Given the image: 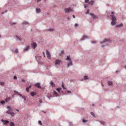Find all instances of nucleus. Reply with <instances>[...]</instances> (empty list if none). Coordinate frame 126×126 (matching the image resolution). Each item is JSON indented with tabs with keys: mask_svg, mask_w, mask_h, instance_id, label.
I'll list each match as a JSON object with an SVG mask.
<instances>
[{
	"mask_svg": "<svg viewBox=\"0 0 126 126\" xmlns=\"http://www.w3.org/2000/svg\"><path fill=\"white\" fill-rule=\"evenodd\" d=\"M66 60H68L69 61V62L67 64V66L68 67H69L73 65V64L72 63V61L71 60V59L69 56H67Z\"/></svg>",
	"mask_w": 126,
	"mask_h": 126,
	"instance_id": "3",
	"label": "nucleus"
},
{
	"mask_svg": "<svg viewBox=\"0 0 126 126\" xmlns=\"http://www.w3.org/2000/svg\"><path fill=\"white\" fill-rule=\"evenodd\" d=\"M92 43H96V42L95 41H94L92 42Z\"/></svg>",
	"mask_w": 126,
	"mask_h": 126,
	"instance_id": "48",
	"label": "nucleus"
},
{
	"mask_svg": "<svg viewBox=\"0 0 126 126\" xmlns=\"http://www.w3.org/2000/svg\"><path fill=\"white\" fill-rule=\"evenodd\" d=\"M114 13V12H112L111 13V14L110 15L112 18V21L111 22V24L112 25H114L116 23V18L114 16L113 14Z\"/></svg>",
	"mask_w": 126,
	"mask_h": 126,
	"instance_id": "1",
	"label": "nucleus"
},
{
	"mask_svg": "<svg viewBox=\"0 0 126 126\" xmlns=\"http://www.w3.org/2000/svg\"><path fill=\"white\" fill-rule=\"evenodd\" d=\"M35 59L37 61V57H36V56H35Z\"/></svg>",
	"mask_w": 126,
	"mask_h": 126,
	"instance_id": "61",
	"label": "nucleus"
},
{
	"mask_svg": "<svg viewBox=\"0 0 126 126\" xmlns=\"http://www.w3.org/2000/svg\"><path fill=\"white\" fill-rule=\"evenodd\" d=\"M7 108L9 110H10L11 109V107L9 106H7Z\"/></svg>",
	"mask_w": 126,
	"mask_h": 126,
	"instance_id": "39",
	"label": "nucleus"
},
{
	"mask_svg": "<svg viewBox=\"0 0 126 126\" xmlns=\"http://www.w3.org/2000/svg\"><path fill=\"white\" fill-rule=\"evenodd\" d=\"M62 63L61 60L58 59H56L54 62L56 66H59Z\"/></svg>",
	"mask_w": 126,
	"mask_h": 126,
	"instance_id": "4",
	"label": "nucleus"
},
{
	"mask_svg": "<svg viewBox=\"0 0 126 126\" xmlns=\"http://www.w3.org/2000/svg\"><path fill=\"white\" fill-rule=\"evenodd\" d=\"M30 94L32 96H33L35 95H36V93L35 92H32Z\"/></svg>",
	"mask_w": 126,
	"mask_h": 126,
	"instance_id": "20",
	"label": "nucleus"
},
{
	"mask_svg": "<svg viewBox=\"0 0 126 126\" xmlns=\"http://www.w3.org/2000/svg\"><path fill=\"white\" fill-rule=\"evenodd\" d=\"M42 111L43 112V113H46V112L45 111H43V110H42Z\"/></svg>",
	"mask_w": 126,
	"mask_h": 126,
	"instance_id": "55",
	"label": "nucleus"
},
{
	"mask_svg": "<svg viewBox=\"0 0 126 126\" xmlns=\"http://www.w3.org/2000/svg\"><path fill=\"white\" fill-rule=\"evenodd\" d=\"M64 53V51L63 50H62L61 51V54H63Z\"/></svg>",
	"mask_w": 126,
	"mask_h": 126,
	"instance_id": "47",
	"label": "nucleus"
},
{
	"mask_svg": "<svg viewBox=\"0 0 126 126\" xmlns=\"http://www.w3.org/2000/svg\"><path fill=\"white\" fill-rule=\"evenodd\" d=\"M47 96L49 99H50L52 97L51 94L49 93L47 95Z\"/></svg>",
	"mask_w": 126,
	"mask_h": 126,
	"instance_id": "12",
	"label": "nucleus"
},
{
	"mask_svg": "<svg viewBox=\"0 0 126 126\" xmlns=\"http://www.w3.org/2000/svg\"><path fill=\"white\" fill-rule=\"evenodd\" d=\"M15 52L16 53H17L18 52V50L17 49H15Z\"/></svg>",
	"mask_w": 126,
	"mask_h": 126,
	"instance_id": "40",
	"label": "nucleus"
},
{
	"mask_svg": "<svg viewBox=\"0 0 126 126\" xmlns=\"http://www.w3.org/2000/svg\"><path fill=\"white\" fill-rule=\"evenodd\" d=\"M89 13V9H88L87 11L85 12V14H87Z\"/></svg>",
	"mask_w": 126,
	"mask_h": 126,
	"instance_id": "37",
	"label": "nucleus"
},
{
	"mask_svg": "<svg viewBox=\"0 0 126 126\" xmlns=\"http://www.w3.org/2000/svg\"><path fill=\"white\" fill-rule=\"evenodd\" d=\"M26 96L24 95H23L22 96V98L24 99V101H26Z\"/></svg>",
	"mask_w": 126,
	"mask_h": 126,
	"instance_id": "24",
	"label": "nucleus"
},
{
	"mask_svg": "<svg viewBox=\"0 0 126 126\" xmlns=\"http://www.w3.org/2000/svg\"><path fill=\"white\" fill-rule=\"evenodd\" d=\"M91 114L93 117H95V114H94V113L93 112H91Z\"/></svg>",
	"mask_w": 126,
	"mask_h": 126,
	"instance_id": "31",
	"label": "nucleus"
},
{
	"mask_svg": "<svg viewBox=\"0 0 126 126\" xmlns=\"http://www.w3.org/2000/svg\"><path fill=\"white\" fill-rule=\"evenodd\" d=\"M101 85H102V86H103V85L102 83L101 84Z\"/></svg>",
	"mask_w": 126,
	"mask_h": 126,
	"instance_id": "64",
	"label": "nucleus"
},
{
	"mask_svg": "<svg viewBox=\"0 0 126 126\" xmlns=\"http://www.w3.org/2000/svg\"><path fill=\"white\" fill-rule=\"evenodd\" d=\"M64 11L65 13H67L70 12L72 11V9L70 8H65L64 9Z\"/></svg>",
	"mask_w": 126,
	"mask_h": 126,
	"instance_id": "6",
	"label": "nucleus"
},
{
	"mask_svg": "<svg viewBox=\"0 0 126 126\" xmlns=\"http://www.w3.org/2000/svg\"><path fill=\"white\" fill-rule=\"evenodd\" d=\"M41 10L40 8H36V12L37 13H39L41 11Z\"/></svg>",
	"mask_w": 126,
	"mask_h": 126,
	"instance_id": "14",
	"label": "nucleus"
},
{
	"mask_svg": "<svg viewBox=\"0 0 126 126\" xmlns=\"http://www.w3.org/2000/svg\"><path fill=\"white\" fill-rule=\"evenodd\" d=\"M18 95H19V96H20V97H21V96H22V94H20L18 93Z\"/></svg>",
	"mask_w": 126,
	"mask_h": 126,
	"instance_id": "49",
	"label": "nucleus"
},
{
	"mask_svg": "<svg viewBox=\"0 0 126 126\" xmlns=\"http://www.w3.org/2000/svg\"><path fill=\"white\" fill-rule=\"evenodd\" d=\"M0 84L1 85H4V83L2 82H0Z\"/></svg>",
	"mask_w": 126,
	"mask_h": 126,
	"instance_id": "42",
	"label": "nucleus"
},
{
	"mask_svg": "<svg viewBox=\"0 0 126 126\" xmlns=\"http://www.w3.org/2000/svg\"><path fill=\"white\" fill-rule=\"evenodd\" d=\"M43 54H44V57H45V53L44 52H43Z\"/></svg>",
	"mask_w": 126,
	"mask_h": 126,
	"instance_id": "60",
	"label": "nucleus"
},
{
	"mask_svg": "<svg viewBox=\"0 0 126 126\" xmlns=\"http://www.w3.org/2000/svg\"><path fill=\"white\" fill-rule=\"evenodd\" d=\"M92 105L93 106H94V105L93 103L92 104Z\"/></svg>",
	"mask_w": 126,
	"mask_h": 126,
	"instance_id": "63",
	"label": "nucleus"
},
{
	"mask_svg": "<svg viewBox=\"0 0 126 126\" xmlns=\"http://www.w3.org/2000/svg\"><path fill=\"white\" fill-rule=\"evenodd\" d=\"M38 123L40 125H42V123L41 121H39Z\"/></svg>",
	"mask_w": 126,
	"mask_h": 126,
	"instance_id": "43",
	"label": "nucleus"
},
{
	"mask_svg": "<svg viewBox=\"0 0 126 126\" xmlns=\"http://www.w3.org/2000/svg\"><path fill=\"white\" fill-rule=\"evenodd\" d=\"M62 87L64 89H66L64 87V85L63 84V82H62Z\"/></svg>",
	"mask_w": 126,
	"mask_h": 126,
	"instance_id": "28",
	"label": "nucleus"
},
{
	"mask_svg": "<svg viewBox=\"0 0 126 126\" xmlns=\"http://www.w3.org/2000/svg\"><path fill=\"white\" fill-rule=\"evenodd\" d=\"M39 102L40 103H42V101L41 100H39Z\"/></svg>",
	"mask_w": 126,
	"mask_h": 126,
	"instance_id": "51",
	"label": "nucleus"
},
{
	"mask_svg": "<svg viewBox=\"0 0 126 126\" xmlns=\"http://www.w3.org/2000/svg\"><path fill=\"white\" fill-rule=\"evenodd\" d=\"M11 24H12V25H13V24H16V23L15 22H14V23H11Z\"/></svg>",
	"mask_w": 126,
	"mask_h": 126,
	"instance_id": "53",
	"label": "nucleus"
},
{
	"mask_svg": "<svg viewBox=\"0 0 126 126\" xmlns=\"http://www.w3.org/2000/svg\"><path fill=\"white\" fill-rule=\"evenodd\" d=\"M17 77L16 76H14V78L15 79H17Z\"/></svg>",
	"mask_w": 126,
	"mask_h": 126,
	"instance_id": "45",
	"label": "nucleus"
},
{
	"mask_svg": "<svg viewBox=\"0 0 126 126\" xmlns=\"http://www.w3.org/2000/svg\"><path fill=\"white\" fill-rule=\"evenodd\" d=\"M37 44L36 43L34 42L31 44V46L33 49H35L37 47Z\"/></svg>",
	"mask_w": 126,
	"mask_h": 126,
	"instance_id": "7",
	"label": "nucleus"
},
{
	"mask_svg": "<svg viewBox=\"0 0 126 126\" xmlns=\"http://www.w3.org/2000/svg\"><path fill=\"white\" fill-rule=\"evenodd\" d=\"M31 85H30L29 87H27L29 89L30 88H31Z\"/></svg>",
	"mask_w": 126,
	"mask_h": 126,
	"instance_id": "52",
	"label": "nucleus"
},
{
	"mask_svg": "<svg viewBox=\"0 0 126 126\" xmlns=\"http://www.w3.org/2000/svg\"><path fill=\"white\" fill-rule=\"evenodd\" d=\"M16 38L17 40H18L19 41H21L22 40V39L20 37H19L17 35L16 36Z\"/></svg>",
	"mask_w": 126,
	"mask_h": 126,
	"instance_id": "16",
	"label": "nucleus"
},
{
	"mask_svg": "<svg viewBox=\"0 0 126 126\" xmlns=\"http://www.w3.org/2000/svg\"><path fill=\"white\" fill-rule=\"evenodd\" d=\"M110 40L109 39H104L103 40L101 41L100 42V44H103L105 43L106 45H102V47H103L106 46L107 44V43L109 42H110Z\"/></svg>",
	"mask_w": 126,
	"mask_h": 126,
	"instance_id": "2",
	"label": "nucleus"
},
{
	"mask_svg": "<svg viewBox=\"0 0 126 126\" xmlns=\"http://www.w3.org/2000/svg\"><path fill=\"white\" fill-rule=\"evenodd\" d=\"M10 126H14V124L13 122H11Z\"/></svg>",
	"mask_w": 126,
	"mask_h": 126,
	"instance_id": "27",
	"label": "nucleus"
},
{
	"mask_svg": "<svg viewBox=\"0 0 126 126\" xmlns=\"http://www.w3.org/2000/svg\"><path fill=\"white\" fill-rule=\"evenodd\" d=\"M21 81H22V82H24L25 81H24V79H22L21 80Z\"/></svg>",
	"mask_w": 126,
	"mask_h": 126,
	"instance_id": "56",
	"label": "nucleus"
},
{
	"mask_svg": "<svg viewBox=\"0 0 126 126\" xmlns=\"http://www.w3.org/2000/svg\"><path fill=\"white\" fill-rule=\"evenodd\" d=\"M6 113L7 114L10 115L12 116H14L15 113L12 111L10 110H9L6 111Z\"/></svg>",
	"mask_w": 126,
	"mask_h": 126,
	"instance_id": "5",
	"label": "nucleus"
},
{
	"mask_svg": "<svg viewBox=\"0 0 126 126\" xmlns=\"http://www.w3.org/2000/svg\"><path fill=\"white\" fill-rule=\"evenodd\" d=\"M5 102L4 101H2L1 102V103L2 104H3L5 103Z\"/></svg>",
	"mask_w": 126,
	"mask_h": 126,
	"instance_id": "35",
	"label": "nucleus"
},
{
	"mask_svg": "<svg viewBox=\"0 0 126 126\" xmlns=\"http://www.w3.org/2000/svg\"><path fill=\"white\" fill-rule=\"evenodd\" d=\"M16 110L17 111H18V112H19V110L18 109H16Z\"/></svg>",
	"mask_w": 126,
	"mask_h": 126,
	"instance_id": "58",
	"label": "nucleus"
},
{
	"mask_svg": "<svg viewBox=\"0 0 126 126\" xmlns=\"http://www.w3.org/2000/svg\"><path fill=\"white\" fill-rule=\"evenodd\" d=\"M53 94L54 95L53 97H57L59 96L58 94L55 91H53Z\"/></svg>",
	"mask_w": 126,
	"mask_h": 126,
	"instance_id": "10",
	"label": "nucleus"
},
{
	"mask_svg": "<svg viewBox=\"0 0 126 126\" xmlns=\"http://www.w3.org/2000/svg\"><path fill=\"white\" fill-rule=\"evenodd\" d=\"M41 0H37V1L38 2L39 1H40Z\"/></svg>",
	"mask_w": 126,
	"mask_h": 126,
	"instance_id": "62",
	"label": "nucleus"
},
{
	"mask_svg": "<svg viewBox=\"0 0 126 126\" xmlns=\"http://www.w3.org/2000/svg\"><path fill=\"white\" fill-rule=\"evenodd\" d=\"M88 6V5L86 4H85L84 5V7L85 8H86Z\"/></svg>",
	"mask_w": 126,
	"mask_h": 126,
	"instance_id": "41",
	"label": "nucleus"
},
{
	"mask_svg": "<svg viewBox=\"0 0 126 126\" xmlns=\"http://www.w3.org/2000/svg\"><path fill=\"white\" fill-rule=\"evenodd\" d=\"M99 122L100 123V124L102 125H105L106 124L105 122L103 121H99Z\"/></svg>",
	"mask_w": 126,
	"mask_h": 126,
	"instance_id": "15",
	"label": "nucleus"
},
{
	"mask_svg": "<svg viewBox=\"0 0 126 126\" xmlns=\"http://www.w3.org/2000/svg\"><path fill=\"white\" fill-rule=\"evenodd\" d=\"M69 124L70 126H72V123L70 122L69 123Z\"/></svg>",
	"mask_w": 126,
	"mask_h": 126,
	"instance_id": "46",
	"label": "nucleus"
},
{
	"mask_svg": "<svg viewBox=\"0 0 126 126\" xmlns=\"http://www.w3.org/2000/svg\"><path fill=\"white\" fill-rule=\"evenodd\" d=\"M90 15L92 16V17L94 19H97L98 18V17L96 15L94 14L93 13H91L90 14Z\"/></svg>",
	"mask_w": 126,
	"mask_h": 126,
	"instance_id": "8",
	"label": "nucleus"
},
{
	"mask_svg": "<svg viewBox=\"0 0 126 126\" xmlns=\"http://www.w3.org/2000/svg\"><path fill=\"white\" fill-rule=\"evenodd\" d=\"M87 120H85L84 119H83L82 122L83 123H85L87 122Z\"/></svg>",
	"mask_w": 126,
	"mask_h": 126,
	"instance_id": "30",
	"label": "nucleus"
},
{
	"mask_svg": "<svg viewBox=\"0 0 126 126\" xmlns=\"http://www.w3.org/2000/svg\"><path fill=\"white\" fill-rule=\"evenodd\" d=\"M27 47L25 48H24L23 49L24 51H27L29 49V46L28 45L27 46Z\"/></svg>",
	"mask_w": 126,
	"mask_h": 126,
	"instance_id": "18",
	"label": "nucleus"
},
{
	"mask_svg": "<svg viewBox=\"0 0 126 126\" xmlns=\"http://www.w3.org/2000/svg\"><path fill=\"white\" fill-rule=\"evenodd\" d=\"M14 92L15 93H18V92H17L16 91H14Z\"/></svg>",
	"mask_w": 126,
	"mask_h": 126,
	"instance_id": "57",
	"label": "nucleus"
},
{
	"mask_svg": "<svg viewBox=\"0 0 126 126\" xmlns=\"http://www.w3.org/2000/svg\"><path fill=\"white\" fill-rule=\"evenodd\" d=\"M2 122H3L4 124H8L9 123V121L7 120H4L3 119H2L1 120Z\"/></svg>",
	"mask_w": 126,
	"mask_h": 126,
	"instance_id": "13",
	"label": "nucleus"
},
{
	"mask_svg": "<svg viewBox=\"0 0 126 126\" xmlns=\"http://www.w3.org/2000/svg\"><path fill=\"white\" fill-rule=\"evenodd\" d=\"M46 54L48 59H50L51 57V55L49 52L47 50H46Z\"/></svg>",
	"mask_w": 126,
	"mask_h": 126,
	"instance_id": "9",
	"label": "nucleus"
},
{
	"mask_svg": "<svg viewBox=\"0 0 126 126\" xmlns=\"http://www.w3.org/2000/svg\"><path fill=\"white\" fill-rule=\"evenodd\" d=\"M73 17L74 18H75V16L74 15H73Z\"/></svg>",
	"mask_w": 126,
	"mask_h": 126,
	"instance_id": "59",
	"label": "nucleus"
},
{
	"mask_svg": "<svg viewBox=\"0 0 126 126\" xmlns=\"http://www.w3.org/2000/svg\"><path fill=\"white\" fill-rule=\"evenodd\" d=\"M66 91L68 93H71V92L70 91Z\"/></svg>",
	"mask_w": 126,
	"mask_h": 126,
	"instance_id": "44",
	"label": "nucleus"
},
{
	"mask_svg": "<svg viewBox=\"0 0 126 126\" xmlns=\"http://www.w3.org/2000/svg\"><path fill=\"white\" fill-rule=\"evenodd\" d=\"M84 38L86 39L88 38H89V37L88 36L84 35Z\"/></svg>",
	"mask_w": 126,
	"mask_h": 126,
	"instance_id": "33",
	"label": "nucleus"
},
{
	"mask_svg": "<svg viewBox=\"0 0 126 126\" xmlns=\"http://www.w3.org/2000/svg\"><path fill=\"white\" fill-rule=\"evenodd\" d=\"M22 25H27L29 24V23L28 22L24 21L22 23Z\"/></svg>",
	"mask_w": 126,
	"mask_h": 126,
	"instance_id": "17",
	"label": "nucleus"
},
{
	"mask_svg": "<svg viewBox=\"0 0 126 126\" xmlns=\"http://www.w3.org/2000/svg\"><path fill=\"white\" fill-rule=\"evenodd\" d=\"M107 82L108 85H111L112 84V83L111 81H108Z\"/></svg>",
	"mask_w": 126,
	"mask_h": 126,
	"instance_id": "21",
	"label": "nucleus"
},
{
	"mask_svg": "<svg viewBox=\"0 0 126 126\" xmlns=\"http://www.w3.org/2000/svg\"><path fill=\"white\" fill-rule=\"evenodd\" d=\"M89 1V0H85V2H87Z\"/></svg>",
	"mask_w": 126,
	"mask_h": 126,
	"instance_id": "54",
	"label": "nucleus"
},
{
	"mask_svg": "<svg viewBox=\"0 0 126 126\" xmlns=\"http://www.w3.org/2000/svg\"><path fill=\"white\" fill-rule=\"evenodd\" d=\"M94 2V1L93 0H91L90 1V2H89L88 4H91V5H92L93 4Z\"/></svg>",
	"mask_w": 126,
	"mask_h": 126,
	"instance_id": "23",
	"label": "nucleus"
},
{
	"mask_svg": "<svg viewBox=\"0 0 126 126\" xmlns=\"http://www.w3.org/2000/svg\"><path fill=\"white\" fill-rule=\"evenodd\" d=\"M61 88H57L56 89V90H57V91L59 92V91L61 90Z\"/></svg>",
	"mask_w": 126,
	"mask_h": 126,
	"instance_id": "29",
	"label": "nucleus"
},
{
	"mask_svg": "<svg viewBox=\"0 0 126 126\" xmlns=\"http://www.w3.org/2000/svg\"><path fill=\"white\" fill-rule=\"evenodd\" d=\"M51 85L52 86H54V84L53 83V82H51Z\"/></svg>",
	"mask_w": 126,
	"mask_h": 126,
	"instance_id": "38",
	"label": "nucleus"
},
{
	"mask_svg": "<svg viewBox=\"0 0 126 126\" xmlns=\"http://www.w3.org/2000/svg\"><path fill=\"white\" fill-rule=\"evenodd\" d=\"M84 80H87L89 79L88 76H84V78L83 79Z\"/></svg>",
	"mask_w": 126,
	"mask_h": 126,
	"instance_id": "19",
	"label": "nucleus"
},
{
	"mask_svg": "<svg viewBox=\"0 0 126 126\" xmlns=\"http://www.w3.org/2000/svg\"><path fill=\"white\" fill-rule=\"evenodd\" d=\"M11 99L10 98H6V99H5V101L6 102H8V101L9 100H11Z\"/></svg>",
	"mask_w": 126,
	"mask_h": 126,
	"instance_id": "25",
	"label": "nucleus"
},
{
	"mask_svg": "<svg viewBox=\"0 0 126 126\" xmlns=\"http://www.w3.org/2000/svg\"><path fill=\"white\" fill-rule=\"evenodd\" d=\"M47 30L48 31H49L50 32H51L52 31H53L54 30V29L52 28H49L47 29Z\"/></svg>",
	"mask_w": 126,
	"mask_h": 126,
	"instance_id": "26",
	"label": "nucleus"
},
{
	"mask_svg": "<svg viewBox=\"0 0 126 126\" xmlns=\"http://www.w3.org/2000/svg\"><path fill=\"white\" fill-rule=\"evenodd\" d=\"M7 12V10H6L4 12H2L1 13V14H4V13L6 12Z\"/></svg>",
	"mask_w": 126,
	"mask_h": 126,
	"instance_id": "50",
	"label": "nucleus"
},
{
	"mask_svg": "<svg viewBox=\"0 0 126 126\" xmlns=\"http://www.w3.org/2000/svg\"><path fill=\"white\" fill-rule=\"evenodd\" d=\"M78 26L79 24L77 23H76L74 25V27H78Z\"/></svg>",
	"mask_w": 126,
	"mask_h": 126,
	"instance_id": "34",
	"label": "nucleus"
},
{
	"mask_svg": "<svg viewBox=\"0 0 126 126\" xmlns=\"http://www.w3.org/2000/svg\"><path fill=\"white\" fill-rule=\"evenodd\" d=\"M40 83L39 82L36 83L35 85V86L40 89L41 88V87L40 86Z\"/></svg>",
	"mask_w": 126,
	"mask_h": 126,
	"instance_id": "11",
	"label": "nucleus"
},
{
	"mask_svg": "<svg viewBox=\"0 0 126 126\" xmlns=\"http://www.w3.org/2000/svg\"><path fill=\"white\" fill-rule=\"evenodd\" d=\"M29 89L27 87L26 88V90L27 92H29Z\"/></svg>",
	"mask_w": 126,
	"mask_h": 126,
	"instance_id": "36",
	"label": "nucleus"
},
{
	"mask_svg": "<svg viewBox=\"0 0 126 126\" xmlns=\"http://www.w3.org/2000/svg\"><path fill=\"white\" fill-rule=\"evenodd\" d=\"M85 39L84 38V36H83V37L81 38V39H80V40L81 41H83Z\"/></svg>",
	"mask_w": 126,
	"mask_h": 126,
	"instance_id": "32",
	"label": "nucleus"
},
{
	"mask_svg": "<svg viewBox=\"0 0 126 126\" xmlns=\"http://www.w3.org/2000/svg\"><path fill=\"white\" fill-rule=\"evenodd\" d=\"M123 24L122 23H121L120 24L117 25L116 26V27H122L123 26Z\"/></svg>",
	"mask_w": 126,
	"mask_h": 126,
	"instance_id": "22",
	"label": "nucleus"
}]
</instances>
